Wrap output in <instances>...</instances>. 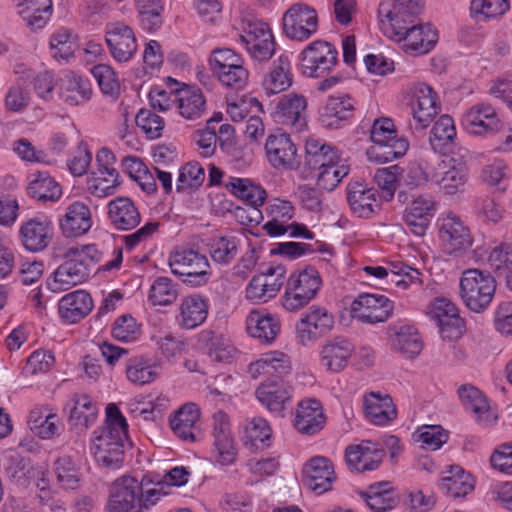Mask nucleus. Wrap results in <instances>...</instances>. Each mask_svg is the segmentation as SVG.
I'll return each instance as SVG.
<instances>
[{"instance_id":"nucleus-1","label":"nucleus","mask_w":512,"mask_h":512,"mask_svg":"<svg viewBox=\"0 0 512 512\" xmlns=\"http://www.w3.org/2000/svg\"><path fill=\"white\" fill-rule=\"evenodd\" d=\"M497 283L490 272L469 268L462 272L459 281V296L472 312L482 313L491 304Z\"/></svg>"},{"instance_id":"nucleus-2","label":"nucleus","mask_w":512,"mask_h":512,"mask_svg":"<svg viewBox=\"0 0 512 512\" xmlns=\"http://www.w3.org/2000/svg\"><path fill=\"white\" fill-rule=\"evenodd\" d=\"M402 102L411 112L415 128L424 130L441 111V104L434 89L425 83L409 85L402 94Z\"/></svg>"},{"instance_id":"nucleus-3","label":"nucleus","mask_w":512,"mask_h":512,"mask_svg":"<svg viewBox=\"0 0 512 512\" xmlns=\"http://www.w3.org/2000/svg\"><path fill=\"white\" fill-rule=\"evenodd\" d=\"M370 137L374 146L368 151L370 159L385 163L403 156L409 143L404 138H397L394 123L389 118L375 120Z\"/></svg>"},{"instance_id":"nucleus-4","label":"nucleus","mask_w":512,"mask_h":512,"mask_svg":"<svg viewBox=\"0 0 512 512\" xmlns=\"http://www.w3.org/2000/svg\"><path fill=\"white\" fill-rule=\"evenodd\" d=\"M422 0H394L383 2L378 8V17L383 33L387 35L406 33V26L418 22L423 11Z\"/></svg>"},{"instance_id":"nucleus-5","label":"nucleus","mask_w":512,"mask_h":512,"mask_svg":"<svg viewBox=\"0 0 512 512\" xmlns=\"http://www.w3.org/2000/svg\"><path fill=\"white\" fill-rule=\"evenodd\" d=\"M321 285L320 274L314 267L291 274L281 298L283 307L291 312L300 310L316 296Z\"/></svg>"},{"instance_id":"nucleus-6","label":"nucleus","mask_w":512,"mask_h":512,"mask_svg":"<svg viewBox=\"0 0 512 512\" xmlns=\"http://www.w3.org/2000/svg\"><path fill=\"white\" fill-rule=\"evenodd\" d=\"M169 266L174 275L183 277V282L199 287L205 285L210 276L207 257L193 249H177L169 257Z\"/></svg>"},{"instance_id":"nucleus-7","label":"nucleus","mask_w":512,"mask_h":512,"mask_svg":"<svg viewBox=\"0 0 512 512\" xmlns=\"http://www.w3.org/2000/svg\"><path fill=\"white\" fill-rule=\"evenodd\" d=\"M241 41L250 57L257 62H266L275 53V40L269 26L258 19L243 21Z\"/></svg>"},{"instance_id":"nucleus-8","label":"nucleus","mask_w":512,"mask_h":512,"mask_svg":"<svg viewBox=\"0 0 512 512\" xmlns=\"http://www.w3.org/2000/svg\"><path fill=\"white\" fill-rule=\"evenodd\" d=\"M282 30L286 37L295 41H305L318 30L316 10L306 3H294L283 14Z\"/></svg>"},{"instance_id":"nucleus-9","label":"nucleus","mask_w":512,"mask_h":512,"mask_svg":"<svg viewBox=\"0 0 512 512\" xmlns=\"http://www.w3.org/2000/svg\"><path fill=\"white\" fill-rule=\"evenodd\" d=\"M334 326L333 315L322 306L312 305L301 314L295 325L296 338L306 346L326 335Z\"/></svg>"},{"instance_id":"nucleus-10","label":"nucleus","mask_w":512,"mask_h":512,"mask_svg":"<svg viewBox=\"0 0 512 512\" xmlns=\"http://www.w3.org/2000/svg\"><path fill=\"white\" fill-rule=\"evenodd\" d=\"M143 482L125 475L116 479L110 490L109 512H139Z\"/></svg>"},{"instance_id":"nucleus-11","label":"nucleus","mask_w":512,"mask_h":512,"mask_svg":"<svg viewBox=\"0 0 512 512\" xmlns=\"http://www.w3.org/2000/svg\"><path fill=\"white\" fill-rule=\"evenodd\" d=\"M439 236L443 251L450 256H459L471 248L473 239L469 228L459 216L448 213L441 218Z\"/></svg>"},{"instance_id":"nucleus-12","label":"nucleus","mask_w":512,"mask_h":512,"mask_svg":"<svg viewBox=\"0 0 512 512\" xmlns=\"http://www.w3.org/2000/svg\"><path fill=\"white\" fill-rule=\"evenodd\" d=\"M337 62L336 48L326 41H314L302 51V68L309 77L324 76L336 66Z\"/></svg>"},{"instance_id":"nucleus-13","label":"nucleus","mask_w":512,"mask_h":512,"mask_svg":"<svg viewBox=\"0 0 512 512\" xmlns=\"http://www.w3.org/2000/svg\"><path fill=\"white\" fill-rule=\"evenodd\" d=\"M393 302L378 294L364 293L351 304L350 315L362 323L385 322L393 311Z\"/></svg>"},{"instance_id":"nucleus-14","label":"nucleus","mask_w":512,"mask_h":512,"mask_svg":"<svg viewBox=\"0 0 512 512\" xmlns=\"http://www.w3.org/2000/svg\"><path fill=\"white\" fill-rule=\"evenodd\" d=\"M265 151L269 163L276 169L294 170L300 164L296 145L286 133L269 135Z\"/></svg>"},{"instance_id":"nucleus-15","label":"nucleus","mask_w":512,"mask_h":512,"mask_svg":"<svg viewBox=\"0 0 512 512\" xmlns=\"http://www.w3.org/2000/svg\"><path fill=\"white\" fill-rule=\"evenodd\" d=\"M335 479L334 465L327 457H312L303 467V485L318 495L331 490Z\"/></svg>"},{"instance_id":"nucleus-16","label":"nucleus","mask_w":512,"mask_h":512,"mask_svg":"<svg viewBox=\"0 0 512 512\" xmlns=\"http://www.w3.org/2000/svg\"><path fill=\"white\" fill-rule=\"evenodd\" d=\"M429 314L437 323L443 339L456 340L462 336L464 321L454 303L445 298H437Z\"/></svg>"},{"instance_id":"nucleus-17","label":"nucleus","mask_w":512,"mask_h":512,"mask_svg":"<svg viewBox=\"0 0 512 512\" xmlns=\"http://www.w3.org/2000/svg\"><path fill=\"white\" fill-rule=\"evenodd\" d=\"M106 43L113 58L118 62H127L137 51L135 34L123 22L110 23L106 26Z\"/></svg>"},{"instance_id":"nucleus-18","label":"nucleus","mask_w":512,"mask_h":512,"mask_svg":"<svg viewBox=\"0 0 512 512\" xmlns=\"http://www.w3.org/2000/svg\"><path fill=\"white\" fill-rule=\"evenodd\" d=\"M464 129L473 135H485L499 130L501 121L495 108L489 103L473 105L462 117Z\"/></svg>"},{"instance_id":"nucleus-19","label":"nucleus","mask_w":512,"mask_h":512,"mask_svg":"<svg viewBox=\"0 0 512 512\" xmlns=\"http://www.w3.org/2000/svg\"><path fill=\"white\" fill-rule=\"evenodd\" d=\"M306 108L307 100L303 95L289 93L276 105L274 117L282 125L300 132L307 126Z\"/></svg>"},{"instance_id":"nucleus-20","label":"nucleus","mask_w":512,"mask_h":512,"mask_svg":"<svg viewBox=\"0 0 512 512\" xmlns=\"http://www.w3.org/2000/svg\"><path fill=\"white\" fill-rule=\"evenodd\" d=\"M406 33L387 35L398 42L404 41V49L416 55L428 53L437 43L438 34L430 24L414 23L406 26Z\"/></svg>"},{"instance_id":"nucleus-21","label":"nucleus","mask_w":512,"mask_h":512,"mask_svg":"<svg viewBox=\"0 0 512 512\" xmlns=\"http://www.w3.org/2000/svg\"><path fill=\"white\" fill-rule=\"evenodd\" d=\"M66 258L67 260L54 272L53 280L47 281L48 288L53 292L68 290L89 278L90 269L83 260L77 257Z\"/></svg>"},{"instance_id":"nucleus-22","label":"nucleus","mask_w":512,"mask_h":512,"mask_svg":"<svg viewBox=\"0 0 512 512\" xmlns=\"http://www.w3.org/2000/svg\"><path fill=\"white\" fill-rule=\"evenodd\" d=\"M326 423V416L319 400L310 398L298 403L294 427L303 435H314L322 430Z\"/></svg>"},{"instance_id":"nucleus-23","label":"nucleus","mask_w":512,"mask_h":512,"mask_svg":"<svg viewBox=\"0 0 512 512\" xmlns=\"http://www.w3.org/2000/svg\"><path fill=\"white\" fill-rule=\"evenodd\" d=\"M200 410L195 403H186L170 416V427L179 439L194 443L198 440L197 422Z\"/></svg>"},{"instance_id":"nucleus-24","label":"nucleus","mask_w":512,"mask_h":512,"mask_svg":"<svg viewBox=\"0 0 512 512\" xmlns=\"http://www.w3.org/2000/svg\"><path fill=\"white\" fill-rule=\"evenodd\" d=\"M19 233L21 243L28 251H42L52 239L51 222L47 218H31L21 225Z\"/></svg>"},{"instance_id":"nucleus-25","label":"nucleus","mask_w":512,"mask_h":512,"mask_svg":"<svg viewBox=\"0 0 512 512\" xmlns=\"http://www.w3.org/2000/svg\"><path fill=\"white\" fill-rule=\"evenodd\" d=\"M354 351L353 344L343 336L327 340L321 349V362L330 372L343 370Z\"/></svg>"},{"instance_id":"nucleus-26","label":"nucleus","mask_w":512,"mask_h":512,"mask_svg":"<svg viewBox=\"0 0 512 512\" xmlns=\"http://www.w3.org/2000/svg\"><path fill=\"white\" fill-rule=\"evenodd\" d=\"M92 226L90 209L82 202L70 204L63 218L60 220V228L66 237H80L85 235Z\"/></svg>"},{"instance_id":"nucleus-27","label":"nucleus","mask_w":512,"mask_h":512,"mask_svg":"<svg viewBox=\"0 0 512 512\" xmlns=\"http://www.w3.org/2000/svg\"><path fill=\"white\" fill-rule=\"evenodd\" d=\"M93 308V300L84 290H76L64 295L58 304L60 317L73 324L86 317Z\"/></svg>"},{"instance_id":"nucleus-28","label":"nucleus","mask_w":512,"mask_h":512,"mask_svg":"<svg viewBox=\"0 0 512 512\" xmlns=\"http://www.w3.org/2000/svg\"><path fill=\"white\" fill-rule=\"evenodd\" d=\"M366 417L371 423L384 426L397 417L396 406L388 394L370 392L363 401Z\"/></svg>"},{"instance_id":"nucleus-29","label":"nucleus","mask_w":512,"mask_h":512,"mask_svg":"<svg viewBox=\"0 0 512 512\" xmlns=\"http://www.w3.org/2000/svg\"><path fill=\"white\" fill-rule=\"evenodd\" d=\"M389 331L390 344L395 351L409 358H415L421 353L423 342L415 327L393 325Z\"/></svg>"},{"instance_id":"nucleus-30","label":"nucleus","mask_w":512,"mask_h":512,"mask_svg":"<svg viewBox=\"0 0 512 512\" xmlns=\"http://www.w3.org/2000/svg\"><path fill=\"white\" fill-rule=\"evenodd\" d=\"M346 196L352 212L358 217L369 218L375 212V207H378L376 191L362 182H350Z\"/></svg>"},{"instance_id":"nucleus-31","label":"nucleus","mask_w":512,"mask_h":512,"mask_svg":"<svg viewBox=\"0 0 512 512\" xmlns=\"http://www.w3.org/2000/svg\"><path fill=\"white\" fill-rule=\"evenodd\" d=\"M108 216L118 230H132L141 222V215L134 202L128 197H117L108 204Z\"/></svg>"},{"instance_id":"nucleus-32","label":"nucleus","mask_w":512,"mask_h":512,"mask_svg":"<svg viewBox=\"0 0 512 512\" xmlns=\"http://www.w3.org/2000/svg\"><path fill=\"white\" fill-rule=\"evenodd\" d=\"M354 110L353 100L348 95L331 96L320 110V122L326 128H339Z\"/></svg>"},{"instance_id":"nucleus-33","label":"nucleus","mask_w":512,"mask_h":512,"mask_svg":"<svg viewBox=\"0 0 512 512\" xmlns=\"http://www.w3.org/2000/svg\"><path fill=\"white\" fill-rule=\"evenodd\" d=\"M208 309L209 305L204 297L198 294L186 296L179 306L178 324L184 329H194L206 320Z\"/></svg>"},{"instance_id":"nucleus-34","label":"nucleus","mask_w":512,"mask_h":512,"mask_svg":"<svg viewBox=\"0 0 512 512\" xmlns=\"http://www.w3.org/2000/svg\"><path fill=\"white\" fill-rule=\"evenodd\" d=\"M255 394L270 412L282 414L291 399L292 388L284 382H265L257 388Z\"/></svg>"},{"instance_id":"nucleus-35","label":"nucleus","mask_w":512,"mask_h":512,"mask_svg":"<svg viewBox=\"0 0 512 512\" xmlns=\"http://www.w3.org/2000/svg\"><path fill=\"white\" fill-rule=\"evenodd\" d=\"M69 421L78 432L88 429L97 419L98 408L91 397L84 393H75L71 398Z\"/></svg>"},{"instance_id":"nucleus-36","label":"nucleus","mask_w":512,"mask_h":512,"mask_svg":"<svg viewBox=\"0 0 512 512\" xmlns=\"http://www.w3.org/2000/svg\"><path fill=\"white\" fill-rule=\"evenodd\" d=\"M91 95V84L81 75L71 72L62 79L59 96L67 105H81L87 102Z\"/></svg>"},{"instance_id":"nucleus-37","label":"nucleus","mask_w":512,"mask_h":512,"mask_svg":"<svg viewBox=\"0 0 512 512\" xmlns=\"http://www.w3.org/2000/svg\"><path fill=\"white\" fill-rule=\"evenodd\" d=\"M246 329L252 337L262 343H271L279 334L281 325L273 315L253 310L246 318Z\"/></svg>"},{"instance_id":"nucleus-38","label":"nucleus","mask_w":512,"mask_h":512,"mask_svg":"<svg viewBox=\"0 0 512 512\" xmlns=\"http://www.w3.org/2000/svg\"><path fill=\"white\" fill-rule=\"evenodd\" d=\"M367 506L375 512H385L395 508L399 498L390 482H378L360 493Z\"/></svg>"},{"instance_id":"nucleus-39","label":"nucleus","mask_w":512,"mask_h":512,"mask_svg":"<svg viewBox=\"0 0 512 512\" xmlns=\"http://www.w3.org/2000/svg\"><path fill=\"white\" fill-rule=\"evenodd\" d=\"M160 363L147 356H135L126 364V375L129 381L137 385L154 382L159 376Z\"/></svg>"},{"instance_id":"nucleus-40","label":"nucleus","mask_w":512,"mask_h":512,"mask_svg":"<svg viewBox=\"0 0 512 512\" xmlns=\"http://www.w3.org/2000/svg\"><path fill=\"white\" fill-rule=\"evenodd\" d=\"M239 244L233 235H215L208 240L207 250L214 263L227 266L236 259Z\"/></svg>"},{"instance_id":"nucleus-41","label":"nucleus","mask_w":512,"mask_h":512,"mask_svg":"<svg viewBox=\"0 0 512 512\" xmlns=\"http://www.w3.org/2000/svg\"><path fill=\"white\" fill-rule=\"evenodd\" d=\"M226 186L236 197L251 206L255 216L262 218L261 212L257 209L258 206L264 204L267 197L266 191L262 187L253 184L247 178H232Z\"/></svg>"},{"instance_id":"nucleus-42","label":"nucleus","mask_w":512,"mask_h":512,"mask_svg":"<svg viewBox=\"0 0 512 512\" xmlns=\"http://www.w3.org/2000/svg\"><path fill=\"white\" fill-rule=\"evenodd\" d=\"M174 101L178 103L180 115L188 120L200 118L205 111V99L200 89H176Z\"/></svg>"},{"instance_id":"nucleus-43","label":"nucleus","mask_w":512,"mask_h":512,"mask_svg":"<svg viewBox=\"0 0 512 512\" xmlns=\"http://www.w3.org/2000/svg\"><path fill=\"white\" fill-rule=\"evenodd\" d=\"M200 339L205 353L212 361L229 363L237 352L229 339L213 331H203Z\"/></svg>"},{"instance_id":"nucleus-44","label":"nucleus","mask_w":512,"mask_h":512,"mask_svg":"<svg viewBox=\"0 0 512 512\" xmlns=\"http://www.w3.org/2000/svg\"><path fill=\"white\" fill-rule=\"evenodd\" d=\"M291 85L290 62L287 57L280 56L265 76L263 89L267 95H274L288 89Z\"/></svg>"},{"instance_id":"nucleus-45","label":"nucleus","mask_w":512,"mask_h":512,"mask_svg":"<svg viewBox=\"0 0 512 512\" xmlns=\"http://www.w3.org/2000/svg\"><path fill=\"white\" fill-rule=\"evenodd\" d=\"M449 475L443 477L440 489L450 497H465L474 489V479L471 474L466 473L460 466H451Z\"/></svg>"},{"instance_id":"nucleus-46","label":"nucleus","mask_w":512,"mask_h":512,"mask_svg":"<svg viewBox=\"0 0 512 512\" xmlns=\"http://www.w3.org/2000/svg\"><path fill=\"white\" fill-rule=\"evenodd\" d=\"M385 450H345V461L351 472L364 473L378 469Z\"/></svg>"},{"instance_id":"nucleus-47","label":"nucleus","mask_w":512,"mask_h":512,"mask_svg":"<svg viewBox=\"0 0 512 512\" xmlns=\"http://www.w3.org/2000/svg\"><path fill=\"white\" fill-rule=\"evenodd\" d=\"M272 430L268 422L261 418H253L243 430L241 439L246 447L260 448L271 446Z\"/></svg>"},{"instance_id":"nucleus-48","label":"nucleus","mask_w":512,"mask_h":512,"mask_svg":"<svg viewBox=\"0 0 512 512\" xmlns=\"http://www.w3.org/2000/svg\"><path fill=\"white\" fill-rule=\"evenodd\" d=\"M135 7L141 27L148 32H155L163 24L164 10L161 0H135Z\"/></svg>"},{"instance_id":"nucleus-49","label":"nucleus","mask_w":512,"mask_h":512,"mask_svg":"<svg viewBox=\"0 0 512 512\" xmlns=\"http://www.w3.org/2000/svg\"><path fill=\"white\" fill-rule=\"evenodd\" d=\"M456 137V128L453 119L449 115H442L435 122L429 141L435 152L444 153L451 146Z\"/></svg>"},{"instance_id":"nucleus-50","label":"nucleus","mask_w":512,"mask_h":512,"mask_svg":"<svg viewBox=\"0 0 512 512\" xmlns=\"http://www.w3.org/2000/svg\"><path fill=\"white\" fill-rule=\"evenodd\" d=\"M116 425H105L94 431L92 444L94 448L132 446L128 437V427L117 428Z\"/></svg>"},{"instance_id":"nucleus-51","label":"nucleus","mask_w":512,"mask_h":512,"mask_svg":"<svg viewBox=\"0 0 512 512\" xmlns=\"http://www.w3.org/2000/svg\"><path fill=\"white\" fill-rule=\"evenodd\" d=\"M28 193L41 202H55L62 195L60 185L47 173L39 172L28 186Z\"/></svg>"},{"instance_id":"nucleus-52","label":"nucleus","mask_w":512,"mask_h":512,"mask_svg":"<svg viewBox=\"0 0 512 512\" xmlns=\"http://www.w3.org/2000/svg\"><path fill=\"white\" fill-rule=\"evenodd\" d=\"M211 437L215 448H233L234 436L230 418L222 410H218L212 415Z\"/></svg>"},{"instance_id":"nucleus-53","label":"nucleus","mask_w":512,"mask_h":512,"mask_svg":"<svg viewBox=\"0 0 512 512\" xmlns=\"http://www.w3.org/2000/svg\"><path fill=\"white\" fill-rule=\"evenodd\" d=\"M387 269L388 282L394 283L397 287L407 289L411 285L422 284V273L401 261L390 262Z\"/></svg>"},{"instance_id":"nucleus-54","label":"nucleus","mask_w":512,"mask_h":512,"mask_svg":"<svg viewBox=\"0 0 512 512\" xmlns=\"http://www.w3.org/2000/svg\"><path fill=\"white\" fill-rule=\"evenodd\" d=\"M467 180L463 165H451L442 173L434 174L431 181L436 183L446 194H455Z\"/></svg>"},{"instance_id":"nucleus-55","label":"nucleus","mask_w":512,"mask_h":512,"mask_svg":"<svg viewBox=\"0 0 512 512\" xmlns=\"http://www.w3.org/2000/svg\"><path fill=\"white\" fill-rule=\"evenodd\" d=\"M118 177V171L113 165L98 167V176L94 179V183L89 188L92 193L98 197L112 195L116 187L120 185Z\"/></svg>"},{"instance_id":"nucleus-56","label":"nucleus","mask_w":512,"mask_h":512,"mask_svg":"<svg viewBox=\"0 0 512 512\" xmlns=\"http://www.w3.org/2000/svg\"><path fill=\"white\" fill-rule=\"evenodd\" d=\"M510 8L509 0H472L470 14L476 20L505 14Z\"/></svg>"},{"instance_id":"nucleus-57","label":"nucleus","mask_w":512,"mask_h":512,"mask_svg":"<svg viewBox=\"0 0 512 512\" xmlns=\"http://www.w3.org/2000/svg\"><path fill=\"white\" fill-rule=\"evenodd\" d=\"M348 173V165L345 164L343 159H340L336 163L321 169L316 176V182L319 188L332 191Z\"/></svg>"},{"instance_id":"nucleus-58","label":"nucleus","mask_w":512,"mask_h":512,"mask_svg":"<svg viewBox=\"0 0 512 512\" xmlns=\"http://www.w3.org/2000/svg\"><path fill=\"white\" fill-rule=\"evenodd\" d=\"M219 82L231 89L240 90L244 88L248 82L249 72L244 67V61L235 63L231 68L220 69L212 72Z\"/></svg>"},{"instance_id":"nucleus-59","label":"nucleus","mask_w":512,"mask_h":512,"mask_svg":"<svg viewBox=\"0 0 512 512\" xmlns=\"http://www.w3.org/2000/svg\"><path fill=\"white\" fill-rule=\"evenodd\" d=\"M403 169L398 165L378 168L374 174V181L383 191V197L389 201L394 197L397 189L398 177L402 174Z\"/></svg>"},{"instance_id":"nucleus-60","label":"nucleus","mask_w":512,"mask_h":512,"mask_svg":"<svg viewBox=\"0 0 512 512\" xmlns=\"http://www.w3.org/2000/svg\"><path fill=\"white\" fill-rule=\"evenodd\" d=\"M136 125L148 139L154 140L162 135L165 122L162 117L150 109L142 108L135 117Z\"/></svg>"},{"instance_id":"nucleus-61","label":"nucleus","mask_w":512,"mask_h":512,"mask_svg":"<svg viewBox=\"0 0 512 512\" xmlns=\"http://www.w3.org/2000/svg\"><path fill=\"white\" fill-rule=\"evenodd\" d=\"M177 298V290L172 280L167 277L157 278L149 291L148 299L155 305L166 306L172 304Z\"/></svg>"},{"instance_id":"nucleus-62","label":"nucleus","mask_w":512,"mask_h":512,"mask_svg":"<svg viewBox=\"0 0 512 512\" xmlns=\"http://www.w3.org/2000/svg\"><path fill=\"white\" fill-rule=\"evenodd\" d=\"M412 439L423 445L441 448L447 443L449 433L440 425H423L413 432Z\"/></svg>"},{"instance_id":"nucleus-63","label":"nucleus","mask_w":512,"mask_h":512,"mask_svg":"<svg viewBox=\"0 0 512 512\" xmlns=\"http://www.w3.org/2000/svg\"><path fill=\"white\" fill-rule=\"evenodd\" d=\"M205 179V172L203 167L197 162H189L183 166L179 171V176L176 183L178 192L187 189H197Z\"/></svg>"},{"instance_id":"nucleus-64","label":"nucleus","mask_w":512,"mask_h":512,"mask_svg":"<svg viewBox=\"0 0 512 512\" xmlns=\"http://www.w3.org/2000/svg\"><path fill=\"white\" fill-rule=\"evenodd\" d=\"M101 91L109 96L117 97L120 92V84L114 70L106 64H98L91 70Z\"/></svg>"}]
</instances>
